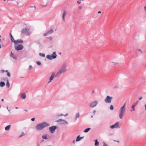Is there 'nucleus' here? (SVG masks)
I'll return each mask as SVG.
<instances>
[{"label":"nucleus","instance_id":"obj_1","mask_svg":"<svg viewBox=\"0 0 146 146\" xmlns=\"http://www.w3.org/2000/svg\"><path fill=\"white\" fill-rule=\"evenodd\" d=\"M49 124L46 122H43L36 125V128L38 130H41L44 127L49 125Z\"/></svg>","mask_w":146,"mask_h":146},{"label":"nucleus","instance_id":"obj_2","mask_svg":"<svg viewBox=\"0 0 146 146\" xmlns=\"http://www.w3.org/2000/svg\"><path fill=\"white\" fill-rule=\"evenodd\" d=\"M126 103H125L123 106L121 107L119 111V117L121 119H122L123 117L125 114V111Z\"/></svg>","mask_w":146,"mask_h":146},{"label":"nucleus","instance_id":"obj_3","mask_svg":"<svg viewBox=\"0 0 146 146\" xmlns=\"http://www.w3.org/2000/svg\"><path fill=\"white\" fill-rule=\"evenodd\" d=\"M57 55L56 54L55 52H54L51 55H48L46 56V58L52 60L53 58H56Z\"/></svg>","mask_w":146,"mask_h":146},{"label":"nucleus","instance_id":"obj_4","mask_svg":"<svg viewBox=\"0 0 146 146\" xmlns=\"http://www.w3.org/2000/svg\"><path fill=\"white\" fill-rule=\"evenodd\" d=\"M21 32L22 33H25L27 35H29L31 34L29 29L27 28L23 29L21 31Z\"/></svg>","mask_w":146,"mask_h":146},{"label":"nucleus","instance_id":"obj_5","mask_svg":"<svg viewBox=\"0 0 146 146\" xmlns=\"http://www.w3.org/2000/svg\"><path fill=\"white\" fill-rule=\"evenodd\" d=\"M15 48L17 50H21L23 48V46L22 45L19 44L18 45L15 44Z\"/></svg>","mask_w":146,"mask_h":146},{"label":"nucleus","instance_id":"obj_6","mask_svg":"<svg viewBox=\"0 0 146 146\" xmlns=\"http://www.w3.org/2000/svg\"><path fill=\"white\" fill-rule=\"evenodd\" d=\"M113 99L112 97H110L107 96L104 100V101L106 103H110L111 102V100Z\"/></svg>","mask_w":146,"mask_h":146},{"label":"nucleus","instance_id":"obj_7","mask_svg":"<svg viewBox=\"0 0 146 146\" xmlns=\"http://www.w3.org/2000/svg\"><path fill=\"white\" fill-rule=\"evenodd\" d=\"M66 70V68L65 67H64L62 68L57 73L56 75V76L57 77L60 74L63 72H65Z\"/></svg>","mask_w":146,"mask_h":146},{"label":"nucleus","instance_id":"obj_8","mask_svg":"<svg viewBox=\"0 0 146 146\" xmlns=\"http://www.w3.org/2000/svg\"><path fill=\"white\" fill-rule=\"evenodd\" d=\"M110 127L112 129H113L114 128H119V122H117L114 124L110 126Z\"/></svg>","mask_w":146,"mask_h":146},{"label":"nucleus","instance_id":"obj_9","mask_svg":"<svg viewBox=\"0 0 146 146\" xmlns=\"http://www.w3.org/2000/svg\"><path fill=\"white\" fill-rule=\"evenodd\" d=\"M57 122H60V123L62 124H66L68 122L64 120L61 119H60L56 121Z\"/></svg>","mask_w":146,"mask_h":146},{"label":"nucleus","instance_id":"obj_10","mask_svg":"<svg viewBox=\"0 0 146 146\" xmlns=\"http://www.w3.org/2000/svg\"><path fill=\"white\" fill-rule=\"evenodd\" d=\"M98 104V102L97 101H94L92 102H91L90 105V106L94 108V107L96 106L97 104Z\"/></svg>","mask_w":146,"mask_h":146},{"label":"nucleus","instance_id":"obj_11","mask_svg":"<svg viewBox=\"0 0 146 146\" xmlns=\"http://www.w3.org/2000/svg\"><path fill=\"white\" fill-rule=\"evenodd\" d=\"M23 40L21 39H18L17 40H16L15 44L16 45L18 43H22L23 42Z\"/></svg>","mask_w":146,"mask_h":146},{"label":"nucleus","instance_id":"obj_12","mask_svg":"<svg viewBox=\"0 0 146 146\" xmlns=\"http://www.w3.org/2000/svg\"><path fill=\"white\" fill-rule=\"evenodd\" d=\"M56 129V127L55 126H53L49 128V130L51 133L54 132Z\"/></svg>","mask_w":146,"mask_h":146},{"label":"nucleus","instance_id":"obj_13","mask_svg":"<svg viewBox=\"0 0 146 146\" xmlns=\"http://www.w3.org/2000/svg\"><path fill=\"white\" fill-rule=\"evenodd\" d=\"M53 32V31L52 29H51L50 30L48 31L46 33H44V36H46L48 34H51Z\"/></svg>","mask_w":146,"mask_h":146},{"label":"nucleus","instance_id":"obj_14","mask_svg":"<svg viewBox=\"0 0 146 146\" xmlns=\"http://www.w3.org/2000/svg\"><path fill=\"white\" fill-rule=\"evenodd\" d=\"M66 13L65 11H63L62 17L64 21H65L64 17L66 16Z\"/></svg>","mask_w":146,"mask_h":146},{"label":"nucleus","instance_id":"obj_15","mask_svg":"<svg viewBox=\"0 0 146 146\" xmlns=\"http://www.w3.org/2000/svg\"><path fill=\"white\" fill-rule=\"evenodd\" d=\"M22 99H25L26 97V95L25 93H23L20 95Z\"/></svg>","mask_w":146,"mask_h":146},{"label":"nucleus","instance_id":"obj_16","mask_svg":"<svg viewBox=\"0 0 146 146\" xmlns=\"http://www.w3.org/2000/svg\"><path fill=\"white\" fill-rule=\"evenodd\" d=\"M54 76L55 74L54 73H52V76L50 78V81L48 82V83H49L51 81V80H53L54 77Z\"/></svg>","mask_w":146,"mask_h":146},{"label":"nucleus","instance_id":"obj_17","mask_svg":"<svg viewBox=\"0 0 146 146\" xmlns=\"http://www.w3.org/2000/svg\"><path fill=\"white\" fill-rule=\"evenodd\" d=\"M10 56L11 58H13L14 59H17V56H15L14 54L12 53V52H11Z\"/></svg>","mask_w":146,"mask_h":146},{"label":"nucleus","instance_id":"obj_18","mask_svg":"<svg viewBox=\"0 0 146 146\" xmlns=\"http://www.w3.org/2000/svg\"><path fill=\"white\" fill-rule=\"evenodd\" d=\"M11 125H8L5 128V130L6 131H8L10 129Z\"/></svg>","mask_w":146,"mask_h":146},{"label":"nucleus","instance_id":"obj_19","mask_svg":"<svg viewBox=\"0 0 146 146\" xmlns=\"http://www.w3.org/2000/svg\"><path fill=\"white\" fill-rule=\"evenodd\" d=\"M82 137H80V135L78 136L76 138V141H78L80 140L82 138Z\"/></svg>","mask_w":146,"mask_h":146},{"label":"nucleus","instance_id":"obj_20","mask_svg":"<svg viewBox=\"0 0 146 146\" xmlns=\"http://www.w3.org/2000/svg\"><path fill=\"white\" fill-rule=\"evenodd\" d=\"M94 141H95V145L96 146H98L99 143L98 142L97 140V139H96V140H95Z\"/></svg>","mask_w":146,"mask_h":146},{"label":"nucleus","instance_id":"obj_21","mask_svg":"<svg viewBox=\"0 0 146 146\" xmlns=\"http://www.w3.org/2000/svg\"><path fill=\"white\" fill-rule=\"evenodd\" d=\"M5 85V83L3 82H0V86L1 87H3Z\"/></svg>","mask_w":146,"mask_h":146},{"label":"nucleus","instance_id":"obj_22","mask_svg":"<svg viewBox=\"0 0 146 146\" xmlns=\"http://www.w3.org/2000/svg\"><path fill=\"white\" fill-rule=\"evenodd\" d=\"M90 129V128H89L86 129L84 131V132L85 133L89 131Z\"/></svg>","mask_w":146,"mask_h":146},{"label":"nucleus","instance_id":"obj_23","mask_svg":"<svg viewBox=\"0 0 146 146\" xmlns=\"http://www.w3.org/2000/svg\"><path fill=\"white\" fill-rule=\"evenodd\" d=\"M7 83L6 85L8 88H9V86H10V84L9 82V81L8 80H7Z\"/></svg>","mask_w":146,"mask_h":146},{"label":"nucleus","instance_id":"obj_24","mask_svg":"<svg viewBox=\"0 0 146 146\" xmlns=\"http://www.w3.org/2000/svg\"><path fill=\"white\" fill-rule=\"evenodd\" d=\"M42 137L43 139H46L48 138L47 136L46 135H44L42 136Z\"/></svg>","mask_w":146,"mask_h":146},{"label":"nucleus","instance_id":"obj_25","mask_svg":"<svg viewBox=\"0 0 146 146\" xmlns=\"http://www.w3.org/2000/svg\"><path fill=\"white\" fill-rule=\"evenodd\" d=\"M138 102V101H136L135 103H134L133 105V106H135L137 104Z\"/></svg>","mask_w":146,"mask_h":146},{"label":"nucleus","instance_id":"obj_26","mask_svg":"<svg viewBox=\"0 0 146 146\" xmlns=\"http://www.w3.org/2000/svg\"><path fill=\"white\" fill-rule=\"evenodd\" d=\"M5 72H7V75L8 76L10 77L11 76V74L8 71V70H6L5 71Z\"/></svg>","mask_w":146,"mask_h":146},{"label":"nucleus","instance_id":"obj_27","mask_svg":"<svg viewBox=\"0 0 146 146\" xmlns=\"http://www.w3.org/2000/svg\"><path fill=\"white\" fill-rule=\"evenodd\" d=\"M25 135V134L24 132H22L21 134L19 136L20 137H22L23 136H24Z\"/></svg>","mask_w":146,"mask_h":146},{"label":"nucleus","instance_id":"obj_28","mask_svg":"<svg viewBox=\"0 0 146 146\" xmlns=\"http://www.w3.org/2000/svg\"><path fill=\"white\" fill-rule=\"evenodd\" d=\"M11 41L12 42H13L15 44V42L16 40H14V38H11Z\"/></svg>","mask_w":146,"mask_h":146},{"label":"nucleus","instance_id":"obj_29","mask_svg":"<svg viewBox=\"0 0 146 146\" xmlns=\"http://www.w3.org/2000/svg\"><path fill=\"white\" fill-rule=\"evenodd\" d=\"M79 117V113H76V118H77Z\"/></svg>","mask_w":146,"mask_h":146},{"label":"nucleus","instance_id":"obj_30","mask_svg":"<svg viewBox=\"0 0 146 146\" xmlns=\"http://www.w3.org/2000/svg\"><path fill=\"white\" fill-rule=\"evenodd\" d=\"M39 54L41 56L44 57L45 56V54H42L41 53H40Z\"/></svg>","mask_w":146,"mask_h":146},{"label":"nucleus","instance_id":"obj_31","mask_svg":"<svg viewBox=\"0 0 146 146\" xmlns=\"http://www.w3.org/2000/svg\"><path fill=\"white\" fill-rule=\"evenodd\" d=\"M110 109L111 110H113V107L112 105H111L110 106Z\"/></svg>","mask_w":146,"mask_h":146},{"label":"nucleus","instance_id":"obj_32","mask_svg":"<svg viewBox=\"0 0 146 146\" xmlns=\"http://www.w3.org/2000/svg\"><path fill=\"white\" fill-rule=\"evenodd\" d=\"M36 63L37 64L39 65H40L41 64V63L39 61H37Z\"/></svg>","mask_w":146,"mask_h":146},{"label":"nucleus","instance_id":"obj_33","mask_svg":"<svg viewBox=\"0 0 146 146\" xmlns=\"http://www.w3.org/2000/svg\"><path fill=\"white\" fill-rule=\"evenodd\" d=\"M136 50L137 51H140L141 53L143 52L141 51V50L140 49H136Z\"/></svg>","mask_w":146,"mask_h":146},{"label":"nucleus","instance_id":"obj_34","mask_svg":"<svg viewBox=\"0 0 146 146\" xmlns=\"http://www.w3.org/2000/svg\"><path fill=\"white\" fill-rule=\"evenodd\" d=\"M135 107L134 106H133V105L131 106V108H132L133 111H134L135 110V109L134 108Z\"/></svg>","mask_w":146,"mask_h":146},{"label":"nucleus","instance_id":"obj_35","mask_svg":"<svg viewBox=\"0 0 146 146\" xmlns=\"http://www.w3.org/2000/svg\"><path fill=\"white\" fill-rule=\"evenodd\" d=\"M48 38L50 40H52V38L51 37H48Z\"/></svg>","mask_w":146,"mask_h":146},{"label":"nucleus","instance_id":"obj_36","mask_svg":"<svg viewBox=\"0 0 146 146\" xmlns=\"http://www.w3.org/2000/svg\"><path fill=\"white\" fill-rule=\"evenodd\" d=\"M32 68V66L31 65H30L29 66V70L31 69Z\"/></svg>","mask_w":146,"mask_h":146},{"label":"nucleus","instance_id":"obj_37","mask_svg":"<svg viewBox=\"0 0 146 146\" xmlns=\"http://www.w3.org/2000/svg\"><path fill=\"white\" fill-rule=\"evenodd\" d=\"M144 10L145 11V14H146V6L144 7Z\"/></svg>","mask_w":146,"mask_h":146},{"label":"nucleus","instance_id":"obj_38","mask_svg":"<svg viewBox=\"0 0 146 146\" xmlns=\"http://www.w3.org/2000/svg\"><path fill=\"white\" fill-rule=\"evenodd\" d=\"M5 71L3 70H1V73H3Z\"/></svg>","mask_w":146,"mask_h":146},{"label":"nucleus","instance_id":"obj_39","mask_svg":"<svg viewBox=\"0 0 146 146\" xmlns=\"http://www.w3.org/2000/svg\"><path fill=\"white\" fill-rule=\"evenodd\" d=\"M35 120V118H32V119H31V120L32 121H34Z\"/></svg>","mask_w":146,"mask_h":146},{"label":"nucleus","instance_id":"obj_40","mask_svg":"<svg viewBox=\"0 0 146 146\" xmlns=\"http://www.w3.org/2000/svg\"><path fill=\"white\" fill-rule=\"evenodd\" d=\"M77 3H78V4H80L81 3V2L80 1H77Z\"/></svg>","mask_w":146,"mask_h":146},{"label":"nucleus","instance_id":"obj_41","mask_svg":"<svg viewBox=\"0 0 146 146\" xmlns=\"http://www.w3.org/2000/svg\"><path fill=\"white\" fill-rule=\"evenodd\" d=\"M103 146H108L106 144L104 143Z\"/></svg>","mask_w":146,"mask_h":146},{"label":"nucleus","instance_id":"obj_42","mask_svg":"<svg viewBox=\"0 0 146 146\" xmlns=\"http://www.w3.org/2000/svg\"><path fill=\"white\" fill-rule=\"evenodd\" d=\"M142 99V97H140L139 98V100H141Z\"/></svg>","mask_w":146,"mask_h":146},{"label":"nucleus","instance_id":"obj_43","mask_svg":"<svg viewBox=\"0 0 146 146\" xmlns=\"http://www.w3.org/2000/svg\"><path fill=\"white\" fill-rule=\"evenodd\" d=\"M10 36H11V38H13L12 35L11 33L10 34Z\"/></svg>","mask_w":146,"mask_h":146},{"label":"nucleus","instance_id":"obj_44","mask_svg":"<svg viewBox=\"0 0 146 146\" xmlns=\"http://www.w3.org/2000/svg\"><path fill=\"white\" fill-rule=\"evenodd\" d=\"M82 8V7H81V6L79 7H78V9H81Z\"/></svg>","mask_w":146,"mask_h":146},{"label":"nucleus","instance_id":"obj_45","mask_svg":"<svg viewBox=\"0 0 146 146\" xmlns=\"http://www.w3.org/2000/svg\"><path fill=\"white\" fill-rule=\"evenodd\" d=\"M98 13H101V11H99L98 12Z\"/></svg>","mask_w":146,"mask_h":146},{"label":"nucleus","instance_id":"obj_46","mask_svg":"<svg viewBox=\"0 0 146 146\" xmlns=\"http://www.w3.org/2000/svg\"><path fill=\"white\" fill-rule=\"evenodd\" d=\"M3 101H4V99H1V101H2V102H3Z\"/></svg>","mask_w":146,"mask_h":146},{"label":"nucleus","instance_id":"obj_47","mask_svg":"<svg viewBox=\"0 0 146 146\" xmlns=\"http://www.w3.org/2000/svg\"><path fill=\"white\" fill-rule=\"evenodd\" d=\"M145 110H146V104L145 105Z\"/></svg>","mask_w":146,"mask_h":146},{"label":"nucleus","instance_id":"obj_48","mask_svg":"<svg viewBox=\"0 0 146 146\" xmlns=\"http://www.w3.org/2000/svg\"><path fill=\"white\" fill-rule=\"evenodd\" d=\"M62 115H63L62 114L60 115H58V116H62Z\"/></svg>","mask_w":146,"mask_h":146},{"label":"nucleus","instance_id":"obj_49","mask_svg":"<svg viewBox=\"0 0 146 146\" xmlns=\"http://www.w3.org/2000/svg\"><path fill=\"white\" fill-rule=\"evenodd\" d=\"M68 115V114H67V113L66 115H64V116H66V115Z\"/></svg>","mask_w":146,"mask_h":146},{"label":"nucleus","instance_id":"obj_50","mask_svg":"<svg viewBox=\"0 0 146 146\" xmlns=\"http://www.w3.org/2000/svg\"><path fill=\"white\" fill-rule=\"evenodd\" d=\"M74 142H75V140H74L73 141V143H74Z\"/></svg>","mask_w":146,"mask_h":146},{"label":"nucleus","instance_id":"obj_51","mask_svg":"<svg viewBox=\"0 0 146 146\" xmlns=\"http://www.w3.org/2000/svg\"><path fill=\"white\" fill-rule=\"evenodd\" d=\"M1 48V45H0V48Z\"/></svg>","mask_w":146,"mask_h":146},{"label":"nucleus","instance_id":"obj_52","mask_svg":"<svg viewBox=\"0 0 146 146\" xmlns=\"http://www.w3.org/2000/svg\"><path fill=\"white\" fill-rule=\"evenodd\" d=\"M18 107H16L15 108L16 109H18Z\"/></svg>","mask_w":146,"mask_h":146},{"label":"nucleus","instance_id":"obj_53","mask_svg":"<svg viewBox=\"0 0 146 146\" xmlns=\"http://www.w3.org/2000/svg\"><path fill=\"white\" fill-rule=\"evenodd\" d=\"M131 111H132V110H131Z\"/></svg>","mask_w":146,"mask_h":146},{"label":"nucleus","instance_id":"obj_54","mask_svg":"<svg viewBox=\"0 0 146 146\" xmlns=\"http://www.w3.org/2000/svg\"><path fill=\"white\" fill-rule=\"evenodd\" d=\"M34 7H35V8H36L35 6H34Z\"/></svg>","mask_w":146,"mask_h":146},{"label":"nucleus","instance_id":"obj_55","mask_svg":"<svg viewBox=\"0 0 146 146\" xmlns=\"http://www.w3.org/2000/svg\"><path fill=\"white\" fill-rule=\"evenodd\" d=\"M4 1H5V0H4Z\"/></svg>","mask_w":146,"mask_h":146}]
</instances>
